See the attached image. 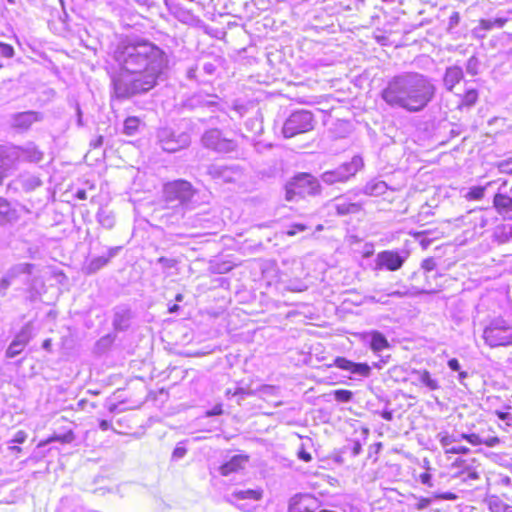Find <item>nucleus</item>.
<instances>
[{
	"instance_id": "obj_1",
	"label": "nucleus",
	"mask_w": 512,
	"mask_h": 512,
	"mask_svg": "<svg viewBox=\"0 0 512 512\" xmlns=\"http://www.w3.org/2000/svg\"><path fill=\"white\" fill-rule=\"evenodd\" d=\"M112 58L119 70L111 77V97L119 101L152 90L168 66L165 51L142 38L120 40L113 50Z\"/></svg>"
},
{
	"instance_id": "obj_2",
	"label": "nucleus",
	"mask_w": 512,
	"mask_h": 512,
	"mask_svg": "<svg viewBox=\"0 0 512 512\" xmlns=\"http://www.w3.org/2000/svg\"><path fill=\"white\" fill-rule=\"evenodd\" d=\"M435 93L436 87L428 76L418 72H403L387 81L381 91V98L391 108L416 113L428 106Z\"/></svg>"
},
{
	"instance_id": "obj_3",
	"label": "nucleus",
	"mask_w": 512,
	"mask_h": 512,
	"mask_svg": "<svg viewBox=\"0 0 512 512\" xmlns=\"http://www.w3.org/2000/svg\"><path fill=\"white\" fill-rule=\"evenodd\" d=\"M195 195L196 191L185 180L172 181L163 187V199L167 208L191 210L195 208Z\"/></svg>"
},
{
	"instance_id": "obj_4",
	"label": "nucleus",
	"mask_w": 512,
	"mask_h": 512,
	"mask_svg": "<svg viewBox=\"0 0 512 512\" xmlns=\"http://www.w3.org/2000/svg\"><path fill=\"white\" fill-rule=\"evenodd\" d=\"M483 339L490 347L512 344V314L497 316L489 320L483 330Z\"/></svg>"
},
{
	"instance_id": "obj_5",
	"label": "nucleus",
	"mask_w": 512,
	"mask_h": 512,
	"mask_svg": "<svg viewBox=\"0 0 512 512\" xmlns=\"http://www.w3.org/2000/svg\"><path fill=\"white\" fill-rule=\"evenodd\" d=\"M286 200L292 201L295 196L316 195L320 192L319 181L310 174L302 173L286 184Z\"/></svg>"
},
{
	"instance_id": "obj_6",
	"label": "nucleus",
	"mask_w": 512,
	"mask_h": 512,
	"mask_svg": "<svg viewBox=\"0 0 512 512\" xmlns=\"http://www.w3.org/2000/svg\"><path fill=\"white\" fill-rule=\"evenodd\" d=\"M364 166L363 159L355 155L350 162L343 163L334 170L326 171L321 175V179L328 185L335 183H344L353 177Z\"/></svg>"
},
{
	"instance_id": "obj_7",
	"label": "nucleus",
	"mask_w": 512,
	"mask_h": 512,
	"mask_svg": "<svg viewBox=\"0 0 512 512\" xmlns=\"http://www.w3.org/2000/svg\"><path fill=\"white\" fill-rule=\"evenodd\" d=\"M313 126L314 119L312 113L307 110H298L286 119L282 132L285 138H292L297 134L312 130Z\"/></svg>"
},
{
	"instance_id": "obj_8",
	"label": "nucleus",
	"mask_w": 512,
	"mask_h": 512,
	"mask_svg": "<svg viewBox=\"0 0 512 512\" xmlns=\"http://www.w3.org/2000/svg\"><path fill=\"white\" fill-rule=\"evenodd\" d=\"M202 145L216 153H230L236 150L237 143L223 136L221 130L212 128L206 130L201 137Z\"/></svg>"
},
{
	"instance_id": "obj_9",
	"label": "nucleus",
	"mask_w": 512,
	"mask_h": 512,
	"mask_svg": "<svg viewBox=\"0 0 512 512\" xmlns=\"http://www.w3.org/2000/svg\"><path fill=\"white\" fill-rule=\"evenodd\" d=\"M158 141L164 151L173 153L190 145V135L185 132L175 133L171 128L158 130Z\"/></svg>"
},
{
	"instance_id": "obj_10",
	"label": "nucleus",
	"mask_w": 512,
	"mask_h": 512,
	"mask_svg": "<svg viewBox=\"0 0 512 512\" xmlns=\"http://www.w3.org/2000/svg\"><path fill=\"white\" fill-rule=\"evenodd\" d=\"M409 253L405 250H384L379 252L375 258L374 270L397 271L406 262Z\"/></svg>"
},
{
	"instance_id": "obj_11",
	"label": "nucleus",
	"mask_w": 512,
	"mask_h": 512,
	"mask_svg": "<svg viewBox=\"0 0 512 512\" xmlns=\"http://www.w3.org/2000/svg\"><path fill=\"white\" fill-rule=\"evenodd\" d=\"M262 497V491L256 489H236L228 497V501L244 512L255 509V503Z\"/></svg>"
},
{
	"instance_id": "obj_12",
	"label": "nucleus",
	"mask_w": 512,
	"mask_h": 512,
	"mask_svg": "<svg viewBox=\"0 0 512 512\" xmlns=\"http://www.w3.org/2000/svg\"><path fill=\"white\" fill-rule=\"evenodd\" d=\"M453 467L459 469L455 477L460 478L465 483L470 484L480 479V463L475 458H458L453 463Z\"/></svg>"
},
{
	"instance_id": "obj_13",
	"label": "nucleus",
	"mask_w": 512,
	"mask_h": 512,
	"mask_svg": "<svg viewBox=\"0 0 512 512\" xmlns=\"http://www.w3.org/2000/svg\"><path fill=\"white\" fill-rule=\"evenodd\" d=\"M33 326L31 322L26 323L21 330L15 335L14 339L8 346L5 356L14 358L19 355L33 337Z\"/></svg>"
},
{
	"instance_id": "obj_14",
	"label": "nucleus",
	"mask_w": 512,
	"mask_h": 512,
	"mask_svg": "<svg viewBox=\"0 0 512 512\" xmlns=\"http://www.w3.org/2000/svg\"><path fill=\"white\" fill-rule=\"evenodd\" d=\"M218 99L217 95L198 92L185 99L182 106L188 110L198 108H217L221 110Z\"/></svg>"
},
{
	"instance_id": "obj_15",
	"label": "nucleus",
	"mask_w": 512,
	"mask_h": 512,
	"mask_svg": "<svg viewBox=\"0 0 512 512\" xmlns=\"http://www.w3.org/2000/svg\"><path fill=\"white\" fill-rule=\"evenodd\" d=\"M19 162H21L20 146H0V169L2 171L14 169Z\"/></svg>"
},
{
	"instance_id": "obj_16",
	"label": "nucleus",
	"mask_w": 512,
	"mask_h": 512,
	"mask_svg": "<svg viewBox=\"0 0 512 512\" xmlns=\"http://www.w3.org/2000/svg\"><path fill=\"white\" fill-rule=\"evenodd\" d=\"M411 383L420 388H426L428 391L440 389L438 379L434 378L426 369H413L410 373Z\"/></svg>"
},
{
	"instance_id": "obj_17",
	"label": "nucleus",
	"mask_w": 512,
	"mask_h": 512,
	"mask_svg": "<svg viewBox=\"0 0 512 512\" xmlns=\"http://www.w3.org/2000/svg\"><path fill=\"white\" fill-rule=\"evenodd\" d=\"M42 119L43 116L40 112L25 111L11 115L10 123L14 129L26 131L32 126V124L39 122Z\"/></svg>"
},
{
	"instance_id": "obj_18",
	"label": "nucleus",
	"mask_w": 512,
	"mask_h": 512,
	"mask_svg": "<svg viewBox=\"0 0 512 512\" xmlns=\"http://www.w3.org/2000/svg\"><path fill=\"white\" fill-rule=\"evenodd\" d=\"M334 366L363 378H367L371 374V367L367 363H355L345 357L335 358Z\"/></svg>"
},
{
	"instance_id": "obj_19",
	"label": "nucleus",
	"mask_w": 512,
	"mask_h": 512,
	"mask_svg": "<svg viewBox=\"0 0 512 512\" xmlns=\"http://www.w3.org/2000/svg\"><path fill=\"white\" fill-rule=\"evenodd\" d=\"M331 207L339 216L357 214L362 210V204L353 202L347 195L334 198L331 201Z\"/></svg>"
},
{
	"instance_id": "obj_20",
	"label": "nucleus",
	"mask_w": 512,
	"mask_h": 512,
	"mask_svg": "<svg viewBox=\"0 0 512 512\" xmlns=\"http://www.w3.org/2000/svg\"><path fill=\"white\" fill-rule=\"evenodd\" d=\"M121 248L122 247H120V246L111 247V248L108 249L107 255H103V256H98V257L92 258L86 264V266L84 268L85 272L87 274H94V273H96L101 268L106 266L109 263V261L119 253Z\"/></svg>"
},
{
	"instance_id": "obj_21",
	"label": "nucleus",
	"mask_w": 512,
	"mask_h": 512,
	"mask_svg": "<svg viewBox=\"0 0 512 512\" xmlns=\"http://www.w3.org/2000/svg\"><path fill=\"white\" fill-rule=\"evenodd\" d=\"M132 318L131 309L126 305L115 307L113 316V326L115 330L124 331L130 326Z\"/></svg>"
},
{
	"instance_id": "obj_22",
	"label": "nucleus",
	"mask_w": 512,
	"mask_h": 512,
	"mask_svg": "<svg viewBox=\"0 0 512 512\" xmlns=\"http://www.w3.org/2000/svg\"><path fill=\"white\" fill-rule=\"evenodd\" d=\"M18 219V210L7 199L0 197V225L12 224Z\"/></svg>"
},
{
	"instance_id": "obj_23",
	"label": "nucleus",
	"mask_w": 512,
	"mask_h": 512,
	"mask_svg": "<svg viewBox=\"0 0 512 512\" xmlns=\"http://www.w3.org/2000/svg\"><path fill=\"white\" fill-rule=\"evenodd\" d=\"M493 207L504 219L512 212V198L506 194L496 193L493 198Z\"/></svg>"
},
{
	"instance_id": "obj_24",
	"label": "nucleus",
	"mask_w": 512,
	"mask_h": 512,
	"mask_svg": "<svg viewBox=\"0 0 512 512\" xmlns=\"http://www.w3.org/2000/svg\"><path fill=\"white\" fill-rule=\"evenodd\" d=\"M388 190V185L385 181L379 179H372L367 182L365 186L359 191L355 192V195L365 194L367 196H381Z\"/></svg>"
},
{
	"instance_id": "obj_25",
	"label": "nucleus",
	"mask_w": 512,
	"mask_h": 512,
	"mask_svg": "<svg viewBox=\"0 0 512 512\" xmlns=\"http://www.w3.org/2000/svg\"><path fill=\"white\" fill-rule=\"evenodd\" d=\"M21 161L38 163L42 161L44 153L32 142L20 146Z\"/></svg>"
},
{
	"instance_id": "obj_26",
	"label": "nucleus",
	"mask_w": 512,
	"mask_h": 512,
	"mask_svg": "<svg viewBox=\"0 0 512 512\" xmlns=\"http://www.w3.org/2000/svg\"><path fill=\"white\" fill-rule=\"evenodd\" d=\"M248 459L242 455H234L229 461L223 463L219 470L223 476H228L231 473L237 472L243 469Z\"/></svg>"
},
{
	"instance_id": "obj_27",
	"label": "nucleus",
	"mask_w": 512,
	"mask_h": 512,
	"mask_svg": "<svg viewBox=\"0 0 512 512\" xmlns=\"http://www.w3.org/2000/svg\"><path fill=\"white\" fill-rule=\"evenodd\" d=\"M463 70L459 66H451L446 69L444 75V86L447 90L452 91L456 84L463 79Z\"/></svg>"
},
{
	"instance_id": "obj_28",
	"label": "nucleus",
	"mask_w": 512,
	"mask_h": 512,
	"mask_svg": "<svg viewBox=\"0 0 512 512\" xmlns=\"http://www.w3.org/2000/svg\"><path fill=\"white\" fill-rule=\"evenodd\" d=\"M486 503L491 512H512V506L506 504L500 497L491 495L487 497Z\"/></svg>"
},
{
	"instance_id": "obj_29",
	"label": "nucleus",
	"mask_w": 512,
	"mask_h": 512,
	"mask_svg": "<svg viewBox=\"0 0 512 512\" xmlns=\"http://www.w3.org/2000/svg\"><path fill=\"white\" fill-rule=\"evenodd\" d=\"M369 343H370V348L374 352H380L389 347V343H388L386 337L378 331H373L370 334V342Z\"/></svg>"
},
{
	"instance_id": "obj_30",
	"label": "nucleus",
	"mask_w": 512,
	"mask_h": 512,
	"mask_svg": "<svg viewBox=\"0 0 512 512\" xmlns=\"http://www.w3.org/2000/svg\"><path fill=\"white\" fill-rule=\"evenodd\" d=\"M234 172L232 169L226 167V166H220V165H212L209 168V174L216 179H223L226 182H230L233 180L232 174Z\"/></svg>"
},
{
	"instance_id": "obj_31",
	"label": "nucleus",
	"mask_w": 512,
	"mask_h": 512,
	"mask_svg": "<svg viewBox=\"0 0 512 512\" xmlns=\"http://www.w3.org/2000/svg\"><path fill=\"white\" fill-rule=\"evenodd\" d=\"M507 22V19L504 17H497L494 19H481L479 22V26L475 29L477 33L480 30L488 31L493 28H502Z\"/></svg>"
},
{
	"instance_id": "obj_32",
	"label": "nucleus",
	"mask_w": 512,
	"mask_h": 512,
	"mask_svg": "<svg viewBox=\"0 0 512 512\" xmlns=\"http://www.w3.org/2000/svg\"><path fill=\"white\" fill-rule=\"evenodd\" d=\"M97 220L100 223V225L106 229L113 228L115 224L114 214L111 211H108L103 208L99 209L97 213Z\"/></svg>"
},
{
	"instance_id": "obj_33",
	"label": "nucleus",
	"mask_w": 512,
	"mask_h": 512,
	"mask_svg": "<svg viewBox=\"0 0 512 512\" xmlns=\"http://www.w3.org/2000/svg\"><path fill=\"white\" fill-rule=\"evenodd\" d=\"M492 182H488L485 186H473L471 187L468 192L464 195V198L468 201L472 200H481L484 195L486 188L490 186Z\"/></svg>"
},
{
	"instance_id": "obj_34",
	"label": "nucleus",
	"mask_w": 512,
	"mask_h": 512,
	"mask_svg": "<svg viewBox=\"0 0 512 512\" xmlns=\"http://www.w3.org/2000/svg\"><path fill=\"white\" fill-rule=\"evenodd\" d=\"M34 268L33 264L20 263L13 266L9 271L12 277H17L20 274H30Z\"/></svg>"
},
{
	"instance_id": "obj_35",
	"label": "nucleus",
	"mask_w": 512,
	"mask_h": 512,
	"mask_svg": "<svg viewBox=\"0 0 512 512\" xmlns=\"http://www.w3.org/2000/svg\"><path fill=\"white\" fill-rule=\"evenodd\" d=\"M139 119L137 117H128L124 122V133L132 136L136 133L139 127Z\"/></svg>"
},
{
	"instance_id": "obj_36",
	"label": "nucleus",
	"mask_w": 512,
	"mask_h": 512,
	"mask_svg": "<svg viewBox=\"0 0 512 512\" xmlns=\"http://www.w3.org/2000/svg\"><path fill=\"white\" fill-rule=\"evenodd\" d=\"M493 237L500 244L508 242L510 240L508 228L506 226L497 227Z\"/></svg>"
},
{
	"instance_id": "obj_37",
	"label": "nucleus",
	"mask_w": 512,
	"mask_h": 512,
	"mask_svg": "<svg viewBox=\"0 0 512 512\" xmlns=\"http://www.w3.org/2000/svg\"><path fill=\"white\" fill-rule=\"evenodd\" d=\"M333 395L335 400L341 403H348L353 398V392L345 389L335 390Z\"/></svg>"
},
{
	"instance_id": "obj_38",
	"label": "nucleus",
	"mask_w": 512,
	"mask_h": 512,
	"mask_svg": "<svg viewBox=\"0 0 512 512\" xmlns=\"http://www.w3.org/2000/svg\"><path fill=\"white\" fill-rule=\"evenodd\" d=\"M478 99V93L475 89H468L463 96L462 102L466 106H472Z\"/></svg>"
},
{
	"instance_id": "obj_39",
	"label": "nucleus",
	"mask_w": 512,
	"mask_h": 512,
	"mask_svg": "<svg viewBox=\"0 0 512 512\" xmlns=\"http://www.w3.org/2000/svg\"><path fill=\"white\" fill-rule=\"evenodd\" d=\"M309 230V227L303 223H293L288 226L286 230V234L288 236H295L298 233L305 232Z\"/></svg>"
},
{
	"instance_id": "obj_40",
	"label": "nucleus",
	"mask_w": 512,
	"mask_h": 512,
	"mask_svg": "<svg viewBox=\"0 0 512 512\" xmlns=\"http://www.w3.org/2000/svg\"><path fill=\"white\" fill-rule=\"evenodd\" d=\"M479 61L475 56L468 59L466 63V71L468 74L475 76L478 74Z\"/></svg>"
},
{
	"instance_id": "obj_41",
	"label": "nucleus",
	"mask_w": 512,
	"mask_h": 512,
	"mask_svg": "<svg viewBox=\"0 0 512 512\" xmlns=\"http://www.w3.org/2000/svg\"><path fill=\"white\" fill-rule=\"evenodd\" d=\"M75 436L72 431H68L61 435H54L49 439V442L57 441L60 443H71L74 440Z\"/></svg>"
},
{
	"instance_id": "obj_42",
	"label": "nucleus",
	"mask_w": 512,
	"mask_h": 512,
	"mask_svg": "<svg viewBox=\"0 0 512 512\" xmlns=\"http://www.w3.org/2000/svg\"><path fill=\"white\" fill-rule=\"evenodd\" d=\"M41 185V180L36 176H29L23 180V187L26 190H32Z\"/></svg>"
},
{
	"instance_id": "obj_43",
	"label": "nucleus",
	"mask_w": 512,
	"mask_h": 512,
	"mask_svg": "<svg viewBox=\"0 0 512 512\" xmlns=\"http://www.w3.org/2000/svg\"><path fill=\"white\" fill-rule=\"evenodd\" d=\"M497 168L500 173L512 175V157L498 162Z\"/></svg>"
},
{
	"instance_id": "obj_44",
	"label": "nucleus",
	"mask_w": 512,
	"mask_h": 512,
	"mask_svg": "<svg viewBox=\"0 0 512 512\" xmlns=\"http://www.w3.org/2000/svg\"><path fill=\"white\" fill-rule=\"evenodd\" d=\"M438 438H439L440 444L442 445L443 448H445V450L448 449V446H450L453 442L457 441V439L454 438V436L449 435L447 433H444V434L440 433L438 435Z\"/></svg>"
},
{
	"instance_id": "obj_45",
	"label": "nucleus",
	"mask_w": 512,
	"mask_h": 512,
	"mask_svg": "<svg viewBox=\"0 0 512 512\" xmlns=\"http://www.w3.org/2000/svg\"><path fill=\"white\" fill-rule=\"evenodd\" d=\"M286 289L291 292H302L307 289V285L303 283L302 281H291L287 286Z\"/></svg>"
},
{
	"instance_id": "obj_46",
	"label": "nucleus",
	"mask_w": 512,
	"mask_h": 512,
	"mask_svg": "<svg viewBox=\"0 0 512 512\" xmlns=\"http://www.w3.org/2000/svg\"><path fill=\"white\" fill-rule=\"evenodd\" d=\"M0 55L5 58H12L14 55V48L9 44L0 42Z\"/></svg>"
},
{
	"instance_id": "obj_47",
	"label": "nucleus",
	"mask_w": 512,
	"mask_h": 512,
	"mask_svg": "<svg viewBox=\"0 0 512 512\" xmlns=\"http://www.w3.org/2000/svg\"><path fill=\"white\" fill-rule=\"evenodd\" d=\"M421 268L427 272H430L436 268V261L434 258H426L421 263Z\"/></svg>"
},
{
	"instance_id": "obj_48",
	"label": "nucleus",
	"mask_w": 512,
	"mask_h": 512,
	"mask_svg": "<svg viewBox=\"0 0 512 512\" xmlns=\"http://www.w3.org/2000/svg\"><path fill=\"white\" fill-rule=\"evenodd\" d=\"M445 452L450 454H468L470 449L466 446H453L446 449Z\"/></svg>"
},
{
	"instance_id": "obj_49",
	"label": "nucleus",
	"mask_w": 512,
	"mask_h": 512,
	"mask_svg": "<svg viewBox=\"0 0 512 512\" xmlns=\"http://www.w3.org/2000/svg\"><path fill=\"white\" fill-rule=\"evenodd\" d=\"M158 263L161 264L163 268L170 269L176 266L177 261L171 258L160 257Z\"/></svg>"
},
{
	"instance_id": "obj_50",
	"label": "nucleus",
	"mask_w": 512,
	"mask_h": 512,
	"mask_svg": "<svg viewBox=\"0 0 512 512\" xmlns=\"http://www.w3.org/2000/svg\"><path fill=\"white\" fill-rule=\"evenodd\" d=\"M347 449L350 450L352 456H358L362 451V446L359 441H353L351 444L347 446Z\"/></svg>"
},
{
	"instance_id": "obj_51",
	"label": "nucleus",
	"mask_w": 512,
	"mask_h": 512,
	"mask_svg": "<svg viewBox=\"0 0 512 512\" xmlns=\"http://www.w3.org/2000/svg\"><path fill=\"white\" fill-rule=\"evenodd\" d=\"M298 458L304 462H310L312 460V456L309 452H307L302 444L297 452Z\"/></svg>"
},
{
	"instance_id": "obj_52",
	"label": "nucleus",
	"mask_w": 512,
	"mask_h": 512,
	"mask_svg": "<svg viewBox=\"0 0 512 512\" xmlns=\"http://www.w3.org/2000/svg\"><path fill=\"white\" fill-rule=\"evenodd\" d=\"M419 480L422 484L428 486V487H433V483H432V476L430 473L428 472H424L422 474L419 475Z\"/></svg>"
},
{
	"instance_id": "obj_53",
	"label": "nucleus",
	"mask_w": 512,
	"mask_h": 512,
	"mask_svg": "<svg viewBox=\"0 0 512 512\" xmlns=\"http://www.w3.org/2000/svg\"><path fill=\"white\" fill-rule=\"evenodd\" d=\"M186 452H187V450H186L185 447L177 446L173 450L172 458L173 459H181V458H183L186 455Z\"/></svg>"
},
{
	"instance_id": "obj_54",
	"label": "nucleus",
	"mask_w": 512,
	"mask_h": 512,
	"mask_svg": "<svg viewBox=\"0 0 512 512\" xmlns=\"http://www.w3.org/2000/svg\"><path fill=\"white\" fill-rule=\"evenodd\" d=\"M221 414H223V409H222L221 404L215 405L212 409H210L206 412L207 417L218 416Z\"/></svg>"
},
{
	"instance_id": "obj_55",
	"label": "nucleus",
	"mask_w": 512,
	"mask_h": 512,
	"mask_svg": "<svg viewBox=\"0 0 512 512\" xmlns=\"http://www.w3.org/2000/svg\"><path fill=\"white\" fill-rule=\"evenodd\" d=\"M14 278L15 277L11 276L10 271H8L7 274L1 279L0 287L3 289H7Z\"/></svg>"
},
{
	"instance_id": "obj_56",
	"label": "nucleus",
	"mask_w": 512,
	"mask_h": 512,
	"mask_svg": "<svg viewBox=\"0 0 512 512\" xmlns=\"http://www.w3.org/2000/svg\"><path fill=\"white\" fill-rule=\"evenodd\" d=\"M499 443H500V439L496 436H493V437H489L487 439H483L482 444L486 445L487 447H495Z\"/></svg>"
},
{
	"instance_id": "obj_57",
	"label": "nucleus",
	"mask_w": 512,
	"mask_h": 512,
	"mask_svg": "<svg viewBox=\"0 0 512 512\" xmlns=\"http://www.w3.org/2000/svg\"><path fill=\"white\" fill-rule=\"evenodd\" d=\"M468 442L471 445L477 446V445H481L483 443V439L479 435H477L475 433H471V434H469Z\"/></svg>"
},
{
	"instance_id": "obj_58",
	"label": "nucleus",
	"mask_w": 512,
	"mask_h": 512,
	"mask_svg": "<svg viewBox=\"0 0 512 512\" xmlns=\"http://www.w3.org/2000/svg\"><path fill=\"white\" fill-rule=\"evenodd\" d=\"M291 512H311L308 508V506L304 505V503H298V504H295L292 508H291Z\"/></svg>"
},
{
	"instance_id": "obj_59",
	"label": "nucleus",
	"mask_w": 512,
	"mask_h": 512,
	"mask_svg": "<svg viewBox=\"0 0 512 512\" xmlns=\"http://www.w3.org/2000/svg\"><path fill=\"white\" fill-rule=\"evenodd\" d=\"M459 21H460L459 13L453 12L449 18V27L450 28L455 27L456 25H458Z\"/></svg>"
},
{
	"instance_id": "obj_60",
	"label": "nucleus",
	"mask_w": 512,
	"mask_h": 512,
	"mask_svg": "<svg viewBox=\"0 0 512 512\" xmlns=\"http://www.w3.org/2000/svg\"><path fill=\"white\" fill-rule=\"evenodd\" d=\"M448 367L452 370V371H460V363L459 361L456 359V358H452L450 360H448Z\"/></svg>"
},
{
	"instance_id": "obj_61",
	"label": "nucleus",
	"mask_w": 512,
	"mask_h": 512,
	"mask_svg": "<svg viewBox=\"0 0 512 512\" xmlns=\"http://www.w3.org/2000/svg\"><path fill=\"white\" fill-rule=\"evenodd\" d=\"M436 497L439 498V499H443V500H455L456 499V495L454 493H451V492H446V493H443V494H439Z\"/></svg>"
},
{
	"instance_id": "obj_62",
	"label": "nucleus",
	"mask_w": 512,
	"mask_h": 512,
	"mask_svg": "<svg viewBox=\"0 0 512 512\" xmlns=\"http://www.w3.org/2000/svg\"><path fill=\"white\" fill-rule=\"evenodd\" d=\"M431 504V500L428 498H422L417 504L418 509H424Z\"/></svg>"
},
{
	"instance_id": "obj_63",
	"label": "nucleus",
	"mask_w": 512,
	"mask_h": 512,
	"mask_svg": "<svg viewBox=\"0 0 512 512\" xmlns=\"http://www.w3.org/2000/svg\"><path fill=\"white\" fill-rule=\"evenodd\" d=\"M26 439V434L23 431L17 432L15 439L13 440L16 443H23Z\"/></svg>"
},
{
	"instance_id": "obj_64",
	"label": "nucleus",
	"mask_w": 512,
	"mask_h": 512,
	"mask_svg": "<svg viewBox=\"0 0 512 512\" xmlns=\"http://www.w3.org/2000/svg\"><path fill=\"white\" fill-rule=\"evenodd\" d=\"M381 417L386 421H392L393 420V411L391 410H384L381 413Z\"/></svg>"
}]
</instances>
